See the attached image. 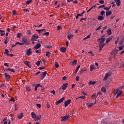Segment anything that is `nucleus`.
Masks as SVG:
<instances>
[{"mask_svg": "<svg viewBox=\"0 0 124 124\" xmlns=\"http://www.w3.org/2000/svg\"><path fill=\"white\" fill-rule=\"evenodd\" d=\"M104 41H105V37H101L97 39L98 43H104Z\"/></svg>", "mask_w": 124, "mask_h": 124, "instance_id": "423d86ee", "label": "nucleus"}, {"mask_svg": "<svg viewBox=\"0 0 124 124\" xmlns=\"http://www.w3.org/2000/svg\"><path fill=\"white\" fill-rule=\"evenodd\" d=\"M107 32L108 35H111V34H112V31L111 30V29L108 30Z\"/></svg>", "mask_w": 124, "mask_h": 124, "instance_id": "b1692460", "label": "nucleus"}, {"mask_svg": "<svg viewBox=\"0 0 124 124\" xmlns=\"http://www.w3.org/2000/svg\"><path fill=\"white\" fill-rule=\"evenodd\" d=\"M112 39V37H109L107 39V40L106 41V43H109V42H110V41H111Z\"/></svg>", "mask_w": 124, "mask_h": 124, "instance_id": "5701e85b", "label": "nucleus"}, {"mask_svg": "<svg viewBox=\"0 0 124 124\" xmlns=\"http://www.w3.org/2000/svg\"><path fill=\"white\" fill-rule=\"evenodd\" d=\"M32 2V0H29L26 2V4H30V3Z\"/></svg>", "mask_w": 124, "mask_h": 124, "instance_id": "a19ab883", "label": "nucleus"}, {"mask_svg": "<svg viewBox=\"0 0 124 124\" xmlns=\"http://www.w3.org/2000/svg\"><path fill=\"white\" fill-rule=\"evenodd\" d=\"M78 98H82V99H85L86 98V96H80L79 97L77 98V99H78Z\"/></svg>", "mask_w": 124, "mask_h": 124, "instance_id": "a18cd8bd", "label": "nucleus"}, {"mask_svg": "<svg viewBox=\"0 0 124 124\" xmlns=\"http://www.w3.org/2000/svg\"><path fill=\"white\" fill-rule=\"evenodd\" d=\"M20 37H21V33H18L17 34V38H20Z\"/></svg>", "mask_w": 124, "mask_h": 124, "instance_id": "bf43d9fd", "label": "nucleus"}, {"mask_svg": "<svg viewBox=\"0 0 124 124\" xmlns=\"http://www.w3.org/2000/svg\"><path fill=\"white\" fill-rule=\"evenodd\" d=\"M61 28H62V27H61L60 26H57L58 31H60V30H61Z\"/></svg>", "mask_w": 124, "mask_h": 124, "instance_id": "69168bd1", "label": "nucleus"}, {"mask_svg": "<svg viewBox=\"0 0 124 124\" xmlns=\"http://www.w3.org/2000/svg\"><path fill=\"white\" fill-rule=\"evenodd\" d=\"M99 2L100 4H103V3H104V0H100Z\"/></svg>", "mask_w": 124, "mask_h": 124, "instance_id": "5fc2aeb1", "label": "nucleus"}, {"mask_svg": "<svg viewBox=\"0 0 124 124\" xmlns=\"http://www.w3.org/2000/svg\"><path fill=\"white\" fill-rule=\"evenodd\" d=\"M112 75V73L111 72H108L106 73V74L105 75V77L103 79V81H106L108 78L110 77Z\"/></svg>", "mask_w": 124, "mask_h": 124, "instance_id": "39448f33", "label": "nucleus"}, {"mask_svg": "<svg viewBox=\"0 0 124 124\" xmlns=\"http://www.w3.org/2000/svg\"><path fill=\"white\" fill-rule=\"evenodd\" d=\"M35 52L36 53H37V54H39L41 51H40V50H36Z\"/></svg>", "mask_w": 124, "mask_h": 124, "instance_id": "4d7b16f0", "label": "nucleus"}, {"mask_svg": "<svg viewBox=\"0 0 124 124\" xmlns=\"http://www.w3.org/2000/svg\"><path fill=\"white\" fill-rule=\"evenodd\" d=\"M0 32L1 33V36H3V35H5V33H3L5 32L4 31L0 30Z\"/></svg>", "mask_w": 124, "mask_h": 124, "instance_id": "c756f323", "label": "nucleus"}, {"mask_svg": "<svg viewBox=\"0 0 124 124\" xmlns=\"http://www.w3.org/2000/svg\"><path fill=\"white\" fill-rule=\"evenodd\" d=\"M68 85V84L67 83H65L63 84L62 86V90H63V91H65V90H66V88H67Z\"/></svg>", "mask_w": 124, "mask_h": 124, "instance_id": "2eb2a0df", "label": "nucleus"}, {"mask_svg": "<svg viewBox=\"0 0 124 124\" xmlns=\"http://www.w3.org/2000/svg\"><path fill=\"white\" fill-rule=\"evenodd\" d=\"M36 106L38 108H41V105L40 104H37Z\"/></svg>", "mask_w": 124, "mask_h": 124, "instance_id": "3c124183", "label": "nucleus"}, {"mask_svg": "<svg viewBox=\"0 0 124 124\" xmlns=\"http://www.w3.org/2000/svg\"><path fill=\"white\" fill-rule=\"evenodd\" d=\"M123 93V91H120V89H118L114 91V94L116 95V98H118L119 96L121 95Z\"/></svg>", "mask_w": 124, "mask_h": 124, "instance_id": "7ed1b4c3", "label": "nucleus"}, {"mask_svg": "<svg viewBox=\"0 0 124 124\" xmlns=\"http://www.w3.org/2000/svg\"><path fill=\"white\" fill-rule=\"evenodd\" d=\"M71 102V100H67L64 102V107H67L68 106L69 104H70V103Z\"/></svg>", "mask_w": 124, "mask_h": 124, "instance_id": "1a4fd4ad", "label": "nucleus"}, {"mask_svg": "<svg viewBox=\"0 0 124 124\" xmlns=\"http://www.w3.org/2000/svg\"><path fill=\"white\" fill-rule=\"evenodd\" d=\"M26 91H27L28 92H30L31 91V88H30L28 86L26 87Z\"/></svg>", "mask_w": 124, "mask_h": 124, "instance_id": "79ce46f5", "label": "nucleus"}, {"mask_svg": "<svg viewBox=\"0 0 124 124\" xmlns=\"http://www.w3.org/2000/svg\"><path fill=\"white\" fill-rule=\"evenodd\" d=\"M61 122H65V121H67V120L70 118V115L69 114H66L64 116L61 117Z\"/></svg>", "mask_w": 124, "mask_h": 124, "instance_id": "20e7f679", "label": "nucleus"}, {"mask_svg": "<svg viewBox=\"0 0 124 124\" xmlns=\"http://www.w3.org/2000/svg\"><path fill=\"white\" fill-rule=\"evenodd\" d=\"M15 109L16 111L18 110V106L17 105H15Z\"/></svg>", "mask_w": 124, "mask_h": 124, "instance_id": "49530a36", "label": "nucleus"}, {"mask_svg": "<svg viewBox=\"0 0 124 124\" xmlns=\"http://www.w3.org/2000/svg\"><path fill=\"white\" fill-rule=\"evenodd\" d=\"M51 93H53V94H55L56 93V91H55V90H53L51 91Z\"/></svg>", "mask_w": 124, "mask_h": 124, "instance_id": "13d9d810", "label": "nucleus"}, {"mask_svg": "<svg viewBox=\"0 0 124 124\" xmlns=\"http://www.w3.org/2000/svg\"><path fill=\"white\" fill-rule=\"evenodd\" d=\"M0 88H5V85L3 84H2L1 85H0Z\"/></svg>", "mask_w": 124, "mask_h": 124, "instance_id": "052dcab7", "label": "nucleus"}, {"mask_svg": "<svg viewBox=\"0 0 124 124\" xmlns=\"http://www.w3.org/2000/svg\"><path fill=\"white\" fill-rule=\"evenodd\" d=\"M101 91L102 92H103V93H106V89H105V88H104V87H103L101 89Z\"/></svg>", "mask_w": 124, "mask_h": 124, "instance_id": "c9c22d12", "label": "nucleus"}, {"mask_svg": "<svg viewBox=\"0 0 124 124\" xmlns=\"http://www.w3.org/2000/svg\"><path fill=\"white\" fill-rule=\"evenodd\" d=\"M43 34H44V35H46V36H48V35L50 34V33L49 32H46V33H44Z\"/></svg>", "mask_w": 124, "mask_h": 124, "instance_id": "37998d69", "label": "nucleus"}, {"mask_svg": "<svg viewBox=\"0 0 124 124\" xmlns=\"http://www.w3.org/2000/svg\"><path fill=\"white\" fill-rule=\"evenodd\" d=\"M123 48H124L123 46H119V50H123Z\"/></svg>", "mask_w": 124, "mask_h": 124, "instance_id": "774afa93", "label": "nucleus"}, {"mask_svg": "<svg viewBox=\"0 0 124 124\" xmlns=\"http://www.w3.org/2000/svg\"><path fill=\"white\" fill-rule=\"evenodd\" d=\"M31 40V41H36V39L32 37Z\"/></svg>", "mask_w": 124, "mask_h": 124, "instance_id": "6e6d98bb", "label": "nucleus"}, {"mask_svg": "<svg viewBox=\"0 0 124 124\" xmlns=\"http://www.w3.org/2000/svg\"><path fill=\"white\" fill-rule=\"evenodd\" d=\"M88 85H95V81H89L88 83Z\"/></svg>", "mask_w": 124, "mask_h": 124, "instance_id": "a878e982", "label": "nucleus"}, {"mask_svg": "<svg viewBox=\"0 0 124 124\" xmlns=\"http://www.w3.org/2000/svg\"><path fill=\"white\" fill-rule=\"evenodd\" d=\"M45 68H46L45 66H41L38 68V69H39V70H41L42 69H44Z\"/></svg>", "mask_w": 124, "mask_h": 124, "instance_id": "c03bdc74", "label": "nucleus"}, {"mask_svg": "<svg viewBox=\"0 0 124 124\" xmlns=\"http://www.w3.org/2000/svg\"><path fill=\"white\" fill-rule=\"evenodd\" d=\"M16 13H17V11L16 10H14L13 11V15H16Z\"/></svg>", "mask_w": 124, "mask_h": 124, "instance_id": "864d4df0", "label": "nucleus"}, {"mask_svg": "<svg viewBox=\"0 0 124 124\" xmlns=\"http://www.w3.org/2000/svg\"><path fill=\"white\" fill-rule=\"evenodd\" d=\"M85 71H87V69L83 68L80 70V73H83Z\"/></svg>", "mask_w": 124, "mask_h": 124, "instance_id": "2f4dec72", "label": "nucleus"}, {"mask_svg": "<svg viewBox=\"0 0 124 124\" xmlns=\"http://www.w3.org/2000/svg\"><path fill=\"white\" fill-rule=\"evenodd\" d=\"M5 78L7 81H9L10 76L7 73H5Z\"/></svg>", "mask_w": 124, "mask_h": 124, "instance_id": "ddd939ff", "label": "nucleus"}, {"mask_svg": "<svg viewBox=\"0 0 124 124\" xmlns=\"http://www.w3.org/2000/svg\"><path fill=\"white\" fill-rule=\"evenodd\" d=\"M112 14V12L110 11H108L106 12V16H109Z\"/></svg>", "mask_w": 124, "mask_h": 124, "instance_id": "4be33fe9", "label": "nucleus"}, {"mask_svg": "<svg viewBox=\"0 0 124 124\" xmlns=\"http://www.w3.org/2000/svg\"><path fill=\"white\" fill-rule=\"evenodd\" d=\"M79 68H80V65L78 66L77 69L75 71V74H76V73L78 72V70H79Z\"/></svg>", "mask_w": 124, "mask_h": 124, "instance_id": "c85d7f7f", "label": "nucleus"}, {"mask_svg": "<svg viewBox=\"0 0 124 124\" xmlns=\"http://www.w3.org/2000/svg\"><path fill=\"white\" fill-rule=\"evenodd\" d=\"M91 37V34L88 36H87L86 37L83 38V40H87V39H89Z\"/></svg>", "mask_w": 124, "mask_h": 124, "instance_id": "7c9ffc66", "label": "nucleus"}, {"mask_svg": "<svg viewBox=\"0 0 124 124\" xmlns=\"http://www.w3.org/2000/svg\"><path fill=\"white\" fill-rule=\"evenodd\" d=\"M9 50H8V49H5V52H4V54H6L7 55V56H8V55L9 54Z\"/></svg>", "mask_w": 124, "mask_h": 124, "instance_id": "473e14b6", "label": "nucleus"}, {"mask_svg": "<svg viewBox=\"0 0 124 124\" xmlns=\"http://www.w3.org/2000/svg\"><path fill=\"white\" fill-rule=\"evenodd\" d=\"M10 101H13V102H15V99H14V98H11L10 99Z\"/></svg>", "mask_w": 124, "mask_h": 124, "instance_id": "603ef678", "label": "nucleus"}, {"mask_svg": "<svg viewBox=\"0 0 124 124\" xmlns=\"http://www.w3.org/2000/svg\"><path fill=\"white\" fill-rule=\"evenodd\" d=\"M101 29V26H99L97 29H96V31H99Z\"/></svg>", "mask_w": 124, "mask_h": 124, "instance_id": "e2e57ef3", "label": "nucleus"}, {"mask_svg": "<svg viewBox=\"0 0 124 124\" xmlns=\"http://www.w3.org/2000/svg\"><path fill=\"white\" fill-rule=\"evenodd\" d=\"M36 31H38L39 33H42V32H45L46 31V30L45 29H42L40 30H36Z\"/></svg>", "mask_w": 124, "mask_h": 124, "instance_id": "dca6fc26", "label": "nucleus"}, {"mask_svg": "<svg viewBox=\"0 0 124 124\" xmlns=\"http://www.w3.org/2000/svg\"><path fill=\"white\" fill-rule=\"evenodd\" d=\"M36 64V65H37V66H39V65H40V61H38V62H37Z\"/></svg>", "mask_w": 124, "mask_h": 124, "instance_id": "8fccbe9b", "label": "nucleus"}, {"mask_svg": "<svg viewBox=\"0 0 124 124\" xmlns=\"http://www.w3.org/2000/svg\"><path fill=\"white\" fill-rule=\"evenodd\" d=\"M60 51H61V52H62V53H64V52H66V48H65V47H62V48L60 49Z\"/></svg>", "mask_w": 124, "mask_h": 124, "instance_id": "412c9836", "label": "nucleus"}, {"mask_svg": "<svg viewBox=\"0 0 124 124\" xmlns=\"http://www.w3.org/2000/svg\"><path fill=\"white\" fill-rule=\"evenodd\" d=\"M95 103H96V101H95L94 103H89L87 104V106L88 108H90V107H92V106H93V105H94V104H95Z\"/></svg>", "mask_w": 124, "mask_h": 124, "instance_id": "9b49d317", "label": "nucleus"}, {"mask_svg": "<svg viewBox=\"0 0 124 124\" xmlns=\"http://www.w3.org/2000/svg\"><path fill=\"white\" fill-rule=\"evenodd\" d=\"M6 70H9V71H10L11 72H13V73L15 72V70H14V69L8 68L6 69Z\"/></svg>", "mask_w": 124, "mask_h": 124, "instance_id": "bb28decb", "label": "nucleus"}, {"mask_svg": "<svg viewBox=\"0 0 124 124\" xmlns=\"http://www.w3.org/2000/svg\"><path fill=\"white\" fill-rule=\"evenodd\" d=\"M94 69H95V66H94V65L93 64L90 65V71H93V70H94Z\"/></svg>", "mask_w": 124, "mask_h": 124, "instance_id": "f3484780", "label": "nucleus"}, {"mask_svg": "<svg viewBox=\"0 0 124 124\" xmlns=\"http://www.w3.org/2000/svg\"><path fill=\"white\" fill-rule=\"evenodd\" d=\"M41 47V45L40 44H37L36 46L34 47V50H37Z\"/></svg>", "mask_w": 124, "mask_h": 124, "instance_id": "4468645a", "label": "nucleus"}, {"mask_svg": "<svg viewBox=\"0 0 124 124\" xmlns=\"http://www.w3.org/2000/svg\"><path fill=\"white\" fill-rule=\"evenodd\" d=\"M99 43V50L100 51H101L103 47L105 46V44H104V43Z\"/></svg>", "mask_w": 124, "mask_h": 124, "instance_id": "9d476101", "label": "nucleus"}, {"mask_svg": "<svg viewBox=\"0 0 124 124\" xmlns=\"http://www.w3.org/2000/svg\"><path fill=\"white\" fill-rule=\"evenodd\" d=\"M16 45H24L23 43H20L19 42L16 43Z\"/></svg>", "mask_w": 124, "mask_h": 124, "instance_id": "4c0bfd02", "label": "nucleus"}, {"mask_svg": "<svg viewBox=\"0 0 124 124\" xmlns=\"http://www.w3.org/2000/svg\"><path fill=\"white\" fill-rule=\"evenodd\" d=\"M32 37L35 38V39H38V36H37V35H33Z\"/></svg>", "mask_w": 124, "mask_h": 124, "instance_id": "09e8293b", "label": "nucleus"}, {"mask_svg": "<svg viewBox=\"0 0 124 124\" xmlns=\"http://www.w3.org/2000/svg\"><path fill=\"white\" fill-rule=\"evenodd\" d=\"M114 17H115V16L112 15V16H111L110 18L111 20H112V19H113V18H114Z\"/></svg>", "mask_w": 124, "mask_h": 124, "instance_id": "338daca9", "label": "nucleus"}, {"mask_svg": "<svg viewBox=\"0 0 124 124\" xmlns=\"http://www.w3.org/2000/svg\"><path fill=\"white\" fill-rule=\"evenodd\" d=\"M50 55H51V52H49V51H48L46 53V56L48 57V58H49V57H50Z\"/></svg>", "mask_w": 124, "mask_h": 124, "instance_id": "58836bf2", "label": "nucleus"}, {"mask_svg": "<svg viewBox=\"0 0 124 124\" xmlns=\"http://www.w3.org/2000/svg\"><path fill=\"white\" fill-rule=\"evenodd\" d=\"M32 53V51H31V48H30L26 50L27 56H30Z\"/></svg>", "mask_w": 124, "mask_h": 124, "instance_id": "0eeeda50", "label": "nucleus"}, {"mask_svg": "<svg viewBox=\"0 0 124 124\" xmlns=\"http://www.w3.org/2000/svg\"><path fill=\"white\" fill-rule=\"evenodd\" d=\"M23 117H24V114H23L22 112L17 115V118L19 119V120H21Z\"/></svg>", "mask_w": 124, "mask_h": 124, "instance_id": "6ab92c4d", "label": "nucleus"}, {"mask_svg": "<svg viewBox=\"0 0 124 124\" xmlns=\"http://www.w3.org/2000/svg\"><path fill=\"white\" fill-rule=\"evenodd\" d=\"M105 14V12L104 11H102L100 12V15L101 16H104V15Z\"/></svg>", "mask_w": 124, "mask_h": 124, "instance_id": "e433bc0d", "label": "nucleus"}, {"mask_svg": "<svg viewBox=\"0 0 124 124\" xmlns=\"http://www.w3.org/2000/svg\"><path fill=\"white\" fill-rule=\"evenodd\" d=\"M105 6V5H101V6H99L98 7V8H103V7H104Z\"/></svg>", "mask_w": 124, "mask_h": 124, "instance_id": "0e129e2a", "label": "nucleus"}, {"mask_svg": "<svg viewBox=\"0 0 124 124\" xmlns=\"http://www.w3.org/2000/svg\"><path fill=\"white\" fill-rule=\"evenodd\" d=\"M64 100V97H63L62 98H61L59 100L56 101V105H59L60 103H62Z\"/></svg>", "mask_w": 124, "mask_h": 124, "instance_id": "6e6552de", "label": "nucleus"}, {"mask_svg": "<svg viewBox=\"0 0 124 124\" xmlns=\"http://www.w3.org/2000/svg\"><path fill=\"white\" fill-rule=\"evenodd\" d=\"M24 64L25 65H28V66L29 65V62H28V61L24 62Z\"/></svg>", "mask_w": 124, "mask_h": 124, "instance_id": "de8ad7c7", "label": "nucleus"}, {"mask_svg": "<svg viewBox=\"0 0 124 124\" xmlns=\"http://www.w3.org/2000/svg\"><path fill=\"white\" fill-rule=\"evenodd\" d=\"M96 95L95 94H93L92 95V97L95 100V101H96V100H95V99H96Z\"/></svg>", "mask_w": 124, "mask_h": 124, "instance_id": "72a5a7b5", "label": "nucleus"}, {"mask_svg": "<svg viewBox=\"0 0 124 124\" xmlns=\"http://www.w3.org/2000/svg\"><path fill=\"white\" fill-rule=\"evenodd\" d=\"M116 5L117 6H120L121 5V0H115Z\"/></svg>", "mask_w": 124, "mask_h": 124, "instance_id": "a211bd4d", "label": "nucleus"}, {"mask_svg": "<svg viewBox=\"0 0 124 124\" xmlns=\"http://www.w3.org/2000/svg\"><path fill=\"white\" fill-rule=\"evenodd\" d=\"M76 63H77V60H74L72 62L71 64H72V65H75V64H76Z\"/></svg>", "mask_w": 124, "mask_h": 124, "instance_id": "cd10ccee", "label": "nucleus"}, {"mask_svg": "<svg viewBox=\"0 0 124 124\" xmlns=\"http://www.w3.org/2000/svg\"><path fill=\"white\" fill-rule=\"evenodd\" d=\"M110 8H111V5L109 6V8H108V7L104 8V9L105 10H110Z\"/></svg>", "mask_w": 124, "mask_h": 124, "instance_id": "ea45409f", "label": "nucleus"}, {"mask_svg": "<svg viewBox=\"0 0 124 124\" xmlns=\"http://www.w3.org/2000/svg\"><path fill=\"white\" fill-rule=\"evenodd\" d=\"M7 43H8V42L7 41V38H6L4 41V44H7Z\"/></svg>", "mask_w": 124, "mask_h": 124, "instance_id": "680f3d73", "label": "nucleus"}, {"mask_svg": "<svg viewBox=\"0 0 124 124\" xmlns=\"http://www.w3.org/2000/svg\"><path fill=\"white\" fill-rule=\"evenodd\" d=\"M31 116L33 119H34V121H39L41 119V115H39L36 116V114L34 112L31 113Z\"/></svg>", "mask_w": 124, "mask_h": 124, "instance_id": "f03ea898", "label": "nucleus"}, {"mask_svg": "<svg viewBox=\"0 0 124 124\" xmlns=\"http://www.w3.org/2000/svg\"><path fill=\"white\" fill-rule=\"evenodd\" d=\"M73 37H74V35L72 34H69L67 36V39H68V40H70L71 39H73Z\"/></svg>", "mask_w": 124, "mask_h": 124, "instance_id": "f8f14e48", "label": "nucleus"}, {"mask_svg": "<svg viewBox=\"0 0 124 124\" xmlns=\"http://www.w3.org/2000/svg\"><path fill=\"white\" fill-rule=\"evenodd\" d=\"M22 44L23 45H30V39L28 36H24L22 39Z\"/></svg>", "mask_w": 124, "mask_h": 124, "instance_id": "f257e3e1", "label": "nucleus"}, {"mask_svg": "<svg viewBox=\"0 0 124 124\" xmlns=\"http://www.w3.org/2000/svg\"><path fill=\"white\" fill-rule=\"evenodd\" d=\"M97 20L102 21V20H104V16H99L97 17Z\"/></svg>", "mask_w": 124, "mask_h": 124, "instance_id": "aec40b11", "label": "nucleus"}, {"mask_svg": "<svg viewBox=\"0 0 124 124\" xmlns=\"http://www.w3.org/2000/svg\"><path fill=\"white\" fill-rule=\"evenodd\" d=\"M55 67H56V68H58V67H59V63L57 62H55Z\"/></svg>", "mask_w": 124, "mask_h": 124, "instance_id": "f704fd0d", "label": "nucleus"}, {"mask_svg": "<svg viewBox=\"0 0 124 124\" xmlns=\"http://www.w3.org/2000/svg\"><path fill=\"white\" fill-rule=\"evenodd\" d=\"M46 74H47V72H42V78H43V79H44V78H45V77L46 76Z\"/></svg>", "mask_w": 124, "mask_h": 124, "instance_id": "393cba45", "label": "nucleus"}]
</instances>
